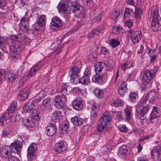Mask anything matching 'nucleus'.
Here are the masks:
<instances>
[{
  "mask_svg": "<svg viewBox=\"0 0 161 161\" xmlns=\"http://www.w3.org/2000/svg\"><path fill=\"white\" fill-rule=\"evenodd\" d=\"M55 107L58 109H62L66 102V97L63 95H57L54 99Z\"/></svg>",
  "mask_w": 161,
  "mask_h": 161,
  "instance_id": "423d86ee",
  "label": "nucleus"
},
{
  "mask_svg": "<svg viewBox=\"0 0 161 161\" xmlns=\"http://www.w3.org/2000/svg\"><path fill=\"white\" fill-rule=\"evenodd\" d=\"M35 105L32 102H29L25 104L23 107L24 111L25 112L29 113L33 109Z\"/></svg>",
  "mask_w": 161,
  "mask_h": 161,
  "instance_id": "473e14b6",
  "label": "nucleus"
},
{
  "mask_svg": "<svg viewBox=\"0 0 161 161\" xmlns=\"http://www.w3.org/2000/svg\"><path fill=\"white\" fill-rule=\"evenodd\" d=\"M129 147L126 145H123L119 149L117 154L121 158L125 157L127 154Z\"/></svg>",
  "mask_w": 161,
  "mask_h": 161,
  "instance_id": "f3484780",
  "label": "nucleus"
},
{
  "mask_svg": "<svg viewBox=\"0 0 161 161\" xmlns=\"http://www.w3.org/2000/svg\"><path fill=\"white\" fill-rule=\"evenodd\" d=\"M132 109L130 107H127L124 109L126 116V120L129 121L131 118Z\"/></svg>",
  "mask_w": 161,
  "mask_h": 161,
  "instance_id": "4c0bfd02",
  "label": "nucleus"
},
{
  "mask_svg": "<svg viewBox=\"0 0 161 161\" xmlns=\"http://www.w3.org/2000/svg\"><path fill=\"white\" fill-rule=\"evenodd\" d=\"M56 132V129L54 125L51 124L46 128L47 134L49 136H53Z\"/></svg>",
  "mask_w": 161,
  "mask_h": 161,
  "instance_id": "412c9836",
  "label": "nucleus"
},
{
  "mask_svg": "<svg viewBox=\"0 0 161 161\" xmlns=\"http://www.w3.org/2000/svg\"><path fill=\"white\" fill-rule=\"evenodd\" d=\"M108 124L99 119L97 122V131L99 133H101L103 132L104 130L106 129Z\"/></svg>",
  "mask_w": 161,
  "mask_h": 161,
  "instance_id": "6ab92c4d",
  "label": "nucleus"
},
{
  "mask_svg": "<svg viewBox=\"0 0 161 161\" xmlns=\"http://www.w3.org/2000/svg\"><path fill=\"white\" fill-rule=\"evenodd\" d=\"M161 151V147L160 146L155 147H154L152 152V155L158 158L160 156Z\"/></svg>",
  "mask_w": 161,
  "mask_h": 161,
  "instance_id": "e433bc0d",
  "label": "nucleus"
},
{
  "mask_svg": "<svg viewBox=\"0 0 161 161\" xmlns=\"http://www.w3.org/2000/svg\"><path fill=\"white\" fill-rule=\"evenodd\" d=\"M41 66L39 65L38 63L34 65L29 70V73L27 75V77L29 78L32 77L35 74L36 72L41 68Z\"/></svg>",
  "mask_w": 161,
  "mask_h": 161,
  "instance_id": "b1692460",
  "label": "nucleus"
},
{
  "mask_svg": "<svg viewBox=\"0 0 161 161\" xmlns=\"http://www.w3.org/2000/svg\"><path fill=\"white\" fill-rule=\"evenodd\" d=\"M109 147V145L108 144H106L103 147L102 150L104 154H106L110 152L111 148Z\"/></svg>",
  "mask_w": 161,
  "mask_h": 161,
  "instance_id": "6e6d98bb",
  "label": "nucleus"
},
{
  "mask_svg": "<svg viewBox=\"0 0 161 161\" xmlns=\"http://www.w3.org/2000/svg\"><path fill=\"white\" fill-rule=\"evenodd\" d=\"M14 37L16 41L19 42L22 41L24 42H28L29 41V39L24 33L15 35Z\"/></svg>",
  "mask_w": 161,
  "mask_h": 161,
  "instance_id": "5701e85b",
  "label": "nucleus"
},
{
  "mask_svg": "<svg viewBox=\"0 0 161 161\" xmlns=\"http://www.w3.org/2000/svg\"><path fill=\"white\" fill-rule=\"evenodd\" d=\"M135 14L136 18H139L140 15L142 14V10L140 9H137L135 12Z\"/></svg>",
  "mask_w": 161,
  "mask_h": 161,
  "instance_id": "69168bd1",
  "label": "nucleus"
},
{
  "mask_svg": "<svg viewBox=\"0 0 161 161\" xmlns=\"http://www.w3.org/2000/svg\"><path fill=\"white\" fill-rule=\"evenodd\" d=\"M92 80L94 82L100 83L103 81V75H99V73H96L93 76Z\"/></svg>",
  "mask_w": 161,
  "mask_h": 161,
  "instance_id": "2f4dec72",
  "label": "nucleus"
},
{
  "mask_svg": "<svg viewBox=\"0 0 161 161\" xmlns=\"http://www.w3.org/2000/svg\"><path fill=\"white\" fill-rule=\"evenodd\" d=\"M147 99H142L140 103L139 109L137 111L138 116H144L148 112L149 109V102H146Z\"/></svg>",
  "mask_w": 161,
  "mask_h": 161,
  "instance_id": "7ed1b4c3",
  "label": "nucleus"
},
{
  "mask_svg": "<svg viewBox=\"0 0 161 161\" xmlns=\"http://www.w3.org/2000/svg\"><path fill=\"white\" fill-rule=\"evenodd\" d=\"M72 105L74 109L77 110H81L83 107L82 102L79 99H75L72 102Z\"/></svg>",
  "mask_w": 161,
  "mask_h": 161,
  "instance_id": "4be33fe9",
  "label": "nucleus"
},
{
  "mask_svg": "<svg viewBox=\"0 0 161 161\" xmlns=\"http://www.w3.org/2000/svg\"><path fill=\"white\" fill-rule=\"evenodd\" d=\"M15 153L14 152H11L10 153L9 161H20L18 158L15 156Z\"/></svg>",
  "mask_w": 161,
  "mask_h": 161,
  "instance_id": "de8ad7c7",
  "label": "nucleus"
},
{
  "mask_svg": "<svg viewBox=\"0 0 161 161\" xmlns=\"http://www.w3.org/2000/svg\"><path fill=\"white\" fill-rule=\"evenodd\" d=\"M51 99L49 98H47L42 102V104L41 108L42 110H51L52 108L50 104Z\"/></svg>",
  "mask_w": 161,
  "mask_h": 161,
  "instance_id": "a211bd4d",
  "label": "nucleus"
},
{
  "mask_svg": "<svg viewBox=\"0 0 161 161\" xmlns=\"http://www.w3.org/2000/svg\"><path fill=\"white\" fill-rule=\"evenodd\" d=\"M123 104L122 101L120 99H117L115 100H113L111 102V105L113 107H117L122 106Z\"/></svg>",
  "mask_w": 161,
  "mask_h": 161,
  "instance_id": "a19ab883",
  "label": "nucleus"
},
{
  "mask_svg": "<svg viewBox=\"0 0 161 161\" xmlns=\"http://www.w3.org/2000/svg\"><path fill=\"white\" fill-rule=\"evenodd\" d=\"M124 31V29L122 27L117 26L113 27L112 30L113 33L116 35L122 33Z\"/></svg>",
  "mask_w": 161,
  "mask_h": 161,
  "instance_id": "f704fd0d",
  "label": "nucleus"
},
{
  "mask_svg": "<svg viewBox=\"0 0 161 161\" xmlns=\"http://www.w3.org/2000/svg\"><path fill=\"white\" fill-rule=\"evenodd\" d=\"M57 8L60 13L64 12L67 8V7L65 4L61 3H58Z\"/></svg>",
  "mask_w": 161,
  "mask_h": 161,
  "instance_id": "49530a36",
  "label": "nucleus"
},
{
  "mask_svg": "<svg viewBox=\"0 0 161 161\" xmlns=\"http://www.w3.org/2000/svg\"><path fill=\"white\" fill-rule=\"evenodd\" d=\"M82 3L85 6L91 8L94 6V2L93 0H81Z\"/></svg>",
  "mask_w": 161,
  "mask_h": 161,
  "instance_id": "ea45409f",
  "label": "nucleus"
},
{
  "mask_svg": "<svg viewBox=\"0 0 161 161\" xmlns=\"http://www.w3.org/2000/svg\"><path fill=\"white\" fill-rule=\"evenodd\" d=\"M131 34V40L133 44L138 43L141 39L142 35L141 31L138 30H130Z\"/></svg>",
  "mask_w": 161,
  "mask_h": 161,
  "instance_id": "6e6552de",
  "label": "nucleus"
},
{
  "mask_svg": "<svg viewBox=\"0 0 161 161\" xmlns=\"http://www.w3.org/2000/svg\"><path fill=\"white\" fill-rule=\"evenodd\" d=\"M99 119L108 124L111 120V117L108 112H105L103 114V117Z\"/></svg>",
  "mask_w": 161,
  "mask_h": 161,
  "instance_id": "72a5a7b5",
  "label": "nucleus"
},
{
  "mask_svg": "<svg viewBox=\"0 0 161 161\" xmlns=\"http://www.w3.org/2000/svg\"><path fill=\"white\" fill-rule=\"evenodd\" d=\"M17 106V103L13 102L9 106L7 109L8 112L5 114V116L7 117H9L10 116L9 113H12L16 109Z\"/></svg>",
  "mask_w": 161,
  "mask_h": 161,
  "instance_id": "c756f323",
  "label": "nucleus"
},
{
  "mask_svg": "<svg viewBox=\"0 0 161 161\" xmlns=\"http://www.w3.org/2000/svg\"><path fill=\"white\" fill-rule=\"evenodd\" d=\"M24 122L25 123V125L26 126L32 127L34 125L33 122L32 121H30L28 119H24Z\"/></svg>",
  "mask_w": 161,
  "mask_h": 161,
  "instance_id": "bf43d9fd",
  "label": "nucleus"
},
{
  "mask_svg": "<svg viewBox=\"0 0 161 161\" xmlns=\"http://www.w3.org/2000/svg\"><path fill=\"white\" fill-rule=\"evenodd\" d=\"M100 136V135L96 132H94L92 134V137L94 138L95 140H99Z\"/></svg>",
  "mask_w": 161,
  "mask_h": 161,
  "instance_id": "338daca9",
  "label": "nucleus"
},
{
  "mask_svg": "<svg viewBox=\"0 0 161 161\" xmlns=\"http://www.w3.org/2000/svg\"><path fill=\"white\" fill-rule=\"evenodd\" d=\"M106 66L105 63L103 62H97L94 66L95 72L98 73H100L102 69Z\"/></svg>",
  "mask_w": 161,
  "mask_h": 161,
  "instance_id": "c85d7f7f",
  "label": "nucleus"
},
{
  "mask_svg": "<svg viewBox=\"0 0 161 161\" xmlns=\"http://www.w3.org/2000/svg\"><path fill=\"white\" fill-rule=\"evenodd\" d=\"M158 97V94L157 92L153 91L150 92L143 99L146 98V102H152L154 100L157 99Z\"/></svg>",
  "mask_w": 161,
  "mask_h": 161,
  "instance_id": "2eb2a0df",
  "label": "nucleus"
},
{
  "mask_svg": "<svg viewBox=\"0 0 161 161\" xmlns=\"http://www.w3.org/2000/svg\"><path fill=\"white\" fill-rule=\"evenodd\" d=\"M118 128L119 130L122 132H126L128 130V129L125 125H120L119 126Z\"/></svg>",
  "mask_w": 161,
  "mask_h": 161,
  "instance_id": "052dcab7",
  "label": "nucleus"
},
{
  "mask_svg": "<svg viewBox=\"0 0 161 161\" xmlns=\"http://www.w3.org/2000/svg\"><path fill=\"white\" fill-rule=\"evenodd\" d=\"M91 70L88 68L86 69L84 72V75L86 77H90L91 74Z\"/></svg>",
  "mask_w": 161,
  "mask_h": 161,
  "instance_id": "e2e57ef3",
  "label": "nucleus"
},
{
  "mask_svg": "<svg viewBox=\"0 0 161 161\" xmlns=\"http://www.w3.org/2000/svg\"><path fill=\"white\" fill-rule=\"evenodd\" d=\"M62 25V21L59 18L55 16L52 19L50 23V26L53 30L57 31Z\"/></svg>",
  "mask_w": 161,
  "mask_h": 161,
  "instance_id": "9d476101",
  "label": "nucleus"
},
{
  "mask_svg": "<svg viewBox=\"0 0 161 161\" xmlns=\"http://www.w3.org/2000/svg\"><path fill=\"white\" fill-rule=\"evenodd\" d=\"M138 94L135 92H131L129 95V99L130 102L133 103H136L137 102Z\"/></svg>",
  "mask_w": 161,
  "mask_h": 161,
  "instance_id": "c9c22d12",
  "label": "nucleus"
},
{
  "mask_svg": "<svg viewBox=\"0 0 161 161\" xmlns=\"http://www.w3.org/2000/svg\"><path fill=\"white\" fill-rule=\"evenodd\" d=\"M100 107V105L98 103H94L92 105L91 112L92 116L95 117L97 115Z\"/></svg>",
  "mask_w": 161,
  "mask_h": 161,
  "instance_id": "a878e982",
  "label": "nucleus"
},
{
  "mask_svg": "<svg viewBox=\"0 0 161 161\" xmlns=\"http://www.w3.org/2000/svg\"><path fill=\"white\" fill-rule=\"evenodd\" d=\"M61 115V110L55 111L53 113L51 119L54 122H58Z\"/></svg>",
  "mask_w": 161,
  "mask_h": 161,
  "instance_id": "7c9ffc66",
  "label": "nucleus"
},
{
  "mask_svg": "<svg viewBox=\"0 0 161 161\" xmlns=\"http://www.w3.org/2000/svg\"><path fill=\"white\" fill-rule=\"evenodd\" d=\"M39 111L36 109L33 110L32 114V118L35 120H38L39 119Z\"/></svg>",
  "mask_w": 161,
  "mask_h": 161,
  "instance_id": "a18cd8bd",
  "label": "nucleus"
},
{
  "mask_svg": "<svg viewBox=\"0 0 161 161\" xmlns=\"http://www.w3.org/2000/svg\"><path fill=\"white\" fill-rule=\"evenodd\" d=\"M151 14L152 18L151 27L152 30L155 31H158L161 21L160 17L159 14V9L157 6H153L151 8Z\"/></svg>",
  "mask_w": 161,
  "mask_h": 161,
  "instance_id": "f257e3e1",
  "label": "nucleus"
},
{
  "mask_svg": "<svg viewBox=\"0 0 161 161\" xmlns=\"http://www.w3.org/2000/svg\"><path fill=\"white\" fill-rule=\"evenodd\" d=\"M119 15V12L117 11H113L111 14L110 17L111 19H117L118 18Z\"/></svg>",
  "mask_w": 161,
  "mask_h": 161,
  "instance_id": "13d9d810",
  "label": "nucleus"
},
{
  "mask_svg": "<svg viewBox=\"0 0 161 161\" xmlns=\"http://www.w3.org/2000/svg\"><path fill=\"white\" fill-rule=\"evenodd\" d=\"M20 28L23 31L25 32L30 30V25L27 18H22L20 20Z\"/></svg>",
  "mask_w": 161,
  "mask_h": 161,
  "instance_id": "f8f14e48",
  "label": "nucleus"
},
{
  "mask_svg": "<svg viewBox=\"0 0 161 161\" xmlns=\"http://www.w3.org/2000/svg\"><path fill=\"white\" fill-rule=\"evenodd\" d=\"M132 12L133 11L132 9L128 8H126L124 14V18H129L131 15V14L133 13Z\"/></svg>",
  "mask_w": 161,
  "mask_h": 161,
  "instance_id": "603ef678",
  "label": "nucleus"
},
{
  "mask_svg": "<svg viewBox=\"0 0 161 161\" xmlns=\"http://www.w3.org/2000/svg\"><path fill=\"white\" fill-rule=\"evenodd\" d=\"M10 147L7 146H3L0 149V153L2 156L4 158H8L9 157L10 149Z\"/></svg>",
  "mask_w": 161,
  "mask_h": 161,
  "instance_id": "aec40b11",
  "label": "nucleus"
},
{
  "mask_svg": "<svg viewBox=\"0 0 161 161\" xmlns=\"http://www.w3.org/2000/svg\"><path fill=\"white\" fill-rule=\"evenodd\" d=\"M118 85V92L121 97H123L127 90L126 84L124 81H121L119 82Z\"/></svg>",
  "mask_w": 161,
  "mask_h": 161,
  "instance_id": "ddd939ff",
  "label": "nucleus"
},
{
  "mask_svg": "<svg viewBox=\"0 0 161 161\" xmlns=\"http://www.w3.org/2000/svg\"><path fill=\"white\" fill-rule=\"evenodd\" d=\"M90 77L83 75L81 78H79L78 82L84 85H87L89 82Z\"/></svg>",
  "mask_w": 161,
  "mask_h": 161,
  "instance_id": "58836bf2",
  "label": "nucleus"
},
{
  "mask_svg": "<svg viewBox=\"0 0 161 161\" xmlns=\"http://www.w3.org/2000/svg\"><path fill=\"white\" fill-rule=\"evenodd\" d=\"M46 16L44 15H41L37 21L36 22L34 25L35 29L36 31H37L40 30V28L45 24Z\"/></svg>",
  "mask_w": 161,
  "mask_h": 161,
  "instance_id": "9b49d317",
  "label": "nucleus"
},
{
  "mask_svg": "<svg viewBox=\"0 0 161 161\" xmlns=\"http://www.w3.org/2000/svg\"><path fill=\"white\" fill-rule=\"evenodd\" d=\"M14 40L11 38H9L8 40V44L11 46L10 50L11 53L15 55L19 54L20 52L21 45L18 42H15V44H14Z\"/></svg>",
  "mask_w": 161,
  "mask_h": 161,
  "instance_id": "39448f33",
  "label": "nucleus"
},
{
  "mask_svg": "<svg viewBox=\"0 0 161 161\" xmlns=\"http://www.w3.org/2000/svg\"><path fill=\"white\" fill-rule=\"evenodd\" d=\"M108 51L105 47H101L100 50V53L103 55H105L107 53H108Z\"/></svg>",
  "mask_w": 161,
  "mask_h": 161,
  "instance_id": "774afa93",
  "label": "nucleus"
},
{
  "mask_svg": "<svg viewBox=\"0 0 161 161\" xmlns=\"http://www.w3.org/2000/svg\"><path fill=\"white\" fill-rule=\"evenodd\" d=\"M23 142V140L22 139L20 140H16L13 143H11L10 147L11 149L13 150V151L11 152H14L18 154L22 148Z\"/></svg>",
  "mask_w": 161,
  "mask_h": 161,
  "instance_id": "1a4fd4ad",
  "label": "nucleus"
},
{
  "mask_svg": "<svg viewBox=\"0 0 161 161\" xmlns=\"http://www.w3.org/2000/svg\"><path fill=\"white\" fill-rule=\"evenodd\" d=\"M11 117V120L13 122L18 121L20 119V116L19 115V114L18 113H13L12 114Z\"/></svg>",
  "mask_w": 161,
  "mask_h": 161,
  "instance_id": "37998d69",
  "label": "nucleus"
},
{
  "mask_svg": "<svg viewBox=\"0 0 161 161\" xmlns=\"http://www.w3.org/2000/svg\"><path fill=\"white\" fill-rule=\"evenodd\" d=\"M26 81V78L24 77H21L19 80L18 86L19 87L24 85Z\"/></svg>",
  "mask_w": 161,
  "mask_h": 161,
  "instance_id": "4d7b16f0",
  "label": "nucleus"
},
{
  "mask_svg": "<svg viewBox=\"0 0 161 161\" xmlns=\"http://www.w3.org/2000/svg\"><path fill=\"white\" fill-rule=\"evenodd\" d=\"M29 91L28 88H27L25 89L21 88L19 90V92L18 96L21 101L25 100L29 95Z\"/></svg>",
  "mask_w": 161,
  "mask_h": 161,
  "instance_id": "dca6fc26",
  "label": "nucleus"
},
{
  "mask_svg": "<svg viewBox=\"0 0 161 161\" xmlns=\"http://www.w3.org/2000/svg\"><path fill=\"white\" fill-rule=\"evenodd\" d=\"M151 115H153V117L158 118L160 114L158 113V110L156 107H153Z\"/></svg>",
  "mask_w": 161,
  "mask_h": 161,
  "instance_id": "09e8293b",
  "label": "nucleus"
},
{
  "mask_svg": "<svg viewBox=\"0 0 161 161\" xmlns=\"http://www.w3.org/2000/svg\"><path fill=\"white\" fill-rule=\"evenodd\" d=\"M71 121L75 126H79L82 125L83 120L79 116H75L71 118Z\"/></svg>",
  "mask_w": 161,
  "mask_h": 161,
  "instance_id": "cd10ccee",
  "label": "nucleus"
},
{
  "mask_svg": "<svg viewBox=\"0 0 161 161\" xmlns=\"http://www.w3.org/2000/svg\"><path fill=\"white\" fill-rule=\"evenodd\" d=\"M75 14L79 18H82L84 15V10L82 9V7L80 8L79 9H77L74 11Z\"/></svg>",
  "mask_w": 161,
  "mask_h": 161,
  "instance_id": "79ce46f5",
  "label": "nucleus"
},
{
  "mask_svg": "<svg viewBox=\"0 0 161 161\" xmlns=\"http://www.w3.org/2000/svg\"><path fill=\"white\" fill-rule=\"evenodd\" d=\"M71 6L72 7H72L74 8L73 10V11L76 10L77 9H79L81 7L78 3L76 1H74L71 2Z\"/></svg>",
  "mask_w": 161,
  "mask_h": 161,
  "instance_id": "8fccbe9b",
  "label": "nucleus"
},
{
  "mask_svg": "<svg viewBox=\"0 0 161 161\" xmlns=\"http://www.w3.org/2000/svg\"><path fill=\"white\" fill-rule=\"evenodd\" d=\"M133 25V22L132 20H127L125 23V26H127L129 28H130Z\"/></svg>",
  "mask_w": 161,
  "mask_h": 161,
  "instance_id": "0e129e2a",
  "label": "nucleus"
},
{
  "mask_svg": "<svg viewBox=\"0 0 161 161\" xmlns=\"http://www.w3.org/2000/svg\"><path fill=\"white\" fill-rule=\"evenodd\" d=\"M67 148L66 142L64 141H61L56 143L54 150L56 152L60 153L65 151Z\"/></svg>",
  "mask_w": 161,
  "mask_h": 161,
  "instance_id": "4468645a",
  "label": "nucleus"
},
{
  "mask_svg": "<svg viewBox=\"0 0 161 161\" xmlns=\"http://www.w3.org/2000/svg\"><path fill=\"white\" fill-rule=\"evenodd\" d=\"M37 149L36 143H32L29 147L27 151V157L28 161H31L36 158L35 152Z\"/></svg>",
  "mask_w": 161,
  "mask_h": 161,
  "instance_id": "0eeeda50",
  "label": "nucleus"
},
{
  "mask_svg": "<svg viewBox=\"0 0 161 161\" xmlns=\"http://www.w3.org/2000/svg\"><path fill=\"white\" fill-rule=\"evenodd\" d=\"M80 69L77 66L73 67L69 71V77L70 81L73 84L76 85L78 82V73L80 72Z\"/></svg>",
  "mask_w": 161,
  "mask_h": 161,
  "instance_id": "20e7f679",
  "label": "nucleus"
},
{
  "mask_svg": "<svg viewBox=\"0 0 161 161\" xmlns=\"http://www.w3.org/2000/svg\"><path fill=\"white\" fill-rule=\"evenodd\" d=\"M132 66L131 62L126 61L121 66V68L123 70L125 71L127 69L130 68Z\"/></svg>",
  "mask_w": 161,
  "mask_h": 161,
  "instance_id": "c03bdc74",
  "label": "nucleus"
},
{
  "mask_svg": "<svg viewBox=\"0 0 161 161\" xmlns=\"http://www.w3.org/2000/svg\"><path fill=\"white\" fill-rule=\"evenodd\" d=\"M72 90V88L69 86L67 85L66 84L64 85L62 87L61 89L62 95L65 97V96L69 95L70 93Z\"/></svg>",
  "mask_w": 161,
  "mask_h": 161,
  "instance_id": "393cba45",
  "label": "nucleus"
},
{
  "mask_svg": "<svg viewBox=\"0 0 161 161\" xmlns=\"http://www.w3.org/2000/svg\"><path fill=\"white\" fill-rule=\"evenodd\" d=\"M94 92L95 96L99 98H101L103 96V92L101 90L95 89Z\"/></svg>",
  "mask_w": 161,
  "mask_h": 161,
  "instance_id": "5fc2aeb1",
  "label": "nucleus"
},
{
  "mask_svg": "<svg viewBox=\"0 0 161 161\" xmlns=\"http://www.w3.org/2000/svg\"><path fill=\"white\" fill-rule=\"evenodd\" d=\"M109 44L111 47L114 48L119 44V42L116 39H113L110 41Z\"/></svg>",
  "mask_w": 161,
  "mask_h": 161,
  "instance_id": "864d4df0",
  "label": "nucleus"
},
{
  "mask_svg": "<svg viewBox=\"0 0 161 161\" xmlns=\"http://www.w3.org/2000/svg\"><path fill=\"white\" fill-rule=\"evenodd\" d=\"M46 95V92L44 90H41L38 93L37 95V97L42 98Z\"/></svg>",
  "mask_w": 161,
  "mask_h": 161,
  "instance_id": "680f3d73",
  "label": "nucleus"
},
{
  "mask_svg": "<svg viewBox=\"0 0 161 161\" xmlns=\"http://www.w3.org/2000/svg\"><path fill=\"white\" fill-rule=\"evenodd\" d=\"M158 67L156 66L153 69H148L144 70L142 79L145 85L151 84L153 82V78L158 71Z\"/></svg>",
  "mask_w": 161,
  "mask_h": 161,
  "instance_id": "f03ea898",
  "label": "nucleus"
},
{
  "mask_svg": "<svg viewBox=\"0 0 161 161\" xmlns=\"http://www.w3.org/2000/svg\"><path fill=\"white\" fill-rule=\"evenodd\" d=\"M99 33V30H92L89 33L88 38H92L97 35H98Z\"/></svg>",
  "mask_w": 161,
  "mask_h": 161,
  "instance_id": "3c124183",
  "label": "nucleus"
},
{
  "mask_svg": "<svg viewBox=\"0 0 161 161\" xmlns=\"http://www.w3.org/2000/svg\"><path fill=\"white\" fill-rule=\"evenodd\" d=\"M4 79L8 82L12 81L16 78L15 75L12 71H8L4 74Z\"/></svg>",
  "mask_w": 161,
  "mask_h": 161,
  "instance_id": "bb28decb",
  "label": "nucleus"
}]
</instances>
